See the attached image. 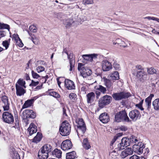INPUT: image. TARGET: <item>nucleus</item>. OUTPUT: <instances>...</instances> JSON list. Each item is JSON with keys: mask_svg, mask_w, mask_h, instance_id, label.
<instances>
[{"mask_svg": "<svg viewBox=\"0 0 159 159\" xmlns=\"http://www.w3.org/2000/svg\"><path fill=\"white\" fill-rule=\"evenodd\" d=\"M145 146L141 142H139L138 144H135L133 146L132 150L138 154H140L143 152V149Z\"/></svg>", "mask_w": 159, "mask_h": 159, "instance_id": "obj_9", "label": "nucleus"}, {"mask_svg": "<svg viewBox=\"0 0 159 159\" xmlns=\"http://www.w3.org/2000/svg\"><path fill=\"white\" fill-rule=\"evenodd\" d=\"M11 154L13 159H20V157L18 152L15 151L14 148L12 149Z\"/></svg>", "mask_w": 159, "mask_h": 159, "instance_id": "obj_35", "label": "nucleus"}, {"mask_svg": "<svg viewBox=\"0 0 159 159\" xmlns=\"http://www.w3.org/2000/svg\"><path fill=\"white\" fill-rule=\"evenodd\" d=\"M133 153V150L131 148H128L123 151L121 153V157L124 158L129 155H130Z\"/></svg>", "mask_w": 159, "mask_h": 159, "instance_id": "obj_24", "label": "nucleus"}, {"mask_svg": "<svg viewBox=\"0 0 159 159\" xmlns=\"http://www.w3.org/2000/svg\"><path fill=\"white\" fill-rule=\"evenodd\" d=\"M49 95L50 96H53L56 98H59L60 97V96L58 93L55 92L51 91L49 92Z\"/></svg>", "mask_w": 159, "mask_h": 159, "instance_id": "obj_44", "label": "nucleus"}, {"mask_svg": "<svg viewBox=\"0 0 159 159\" xmlns=\"http://www.w3.org/2000/svg\"><path fill=\"white\" fill-rule=\"evenodd\" d=\"M129 116L133 121H135L140 118L141 115L139 111L135 109L129 112Z\"/></svg>", "mask_w": 159, "mask_h": 159, "instance_id": "obj_11", "label": "nucleus"}, {"mask_svg": "<svg viewBox=\"0 0 159 159\" xmlns=\"http://www.w3.org/2000/svg\"><path fill=\"white\" fill-rule=\"evenodd\" d=\"M24 119L30 118L33 119L35 117L36 115L32 110H26L24 113Z\"/></svg>", "mask_w": 159, "mask_h": 159, "instance_id": "obj_19", "label": "nucleus"}, {"mask_svg": "<svg viewBox=\"0 0 159 159\" xmlns=\"http://www.w3.org/2000/svg\"><path fill=\"white\" fill-rule=\"evenodd\" d=\"M130 96V94L129 93L123 92L114 93L112 95L114 99L116 100H120L122 99L128 98Z\"/></svg>", "mask_w": 159, "mask_h": 159, "instance_id": "obj_8", "label": "nucleus"}, {"mask_svg": "<svg viewBox=\"0 0 159 159\" xmlns=\"http://www.w3.org/2000/svg\"><path fill=\"white\" fill-rule=\"evenodd\" d=\"M103 80L104 85L106 86L107 90L109 91H111L113 89V82L105 77L103 78Z\"/></svg>", "mask_w": 159, "mask_h": 159, "instance_id": "obj_14", "label": "nucleus"}, {"mask_svg": "<svg viewBox=\"0 0 159 159\" xmlns=\"http://www.w3.org/2000/svg\"><path fill=\"white\" fill-rule=\"evenodd\" d=\"M34 101V99L28 100L26 101L23 105L22 108L25 109L32 106Z\"/></svg>", "mask_w": 159, "mask_h": 159, "instance_id": "obj_30", "label": "nucleus"}, {"mask_svg": "<svg viewBox=\"0 0 159 159\" xmlns=\"http://www.w3.org/2000/svg\"><path fill=\"white\" fill-rule=\"evenodd\" d=\"M57 84L58 86H59V87L61 88L60 84L61 83V82L59 81V78H57Z\"/></svg>", "mask_w": 159, "mask_h": 159, "instance_id": "obj_64", "label": "nucleus"}, {"mask_svg": "<svg viewBox=\"0 0 159 159\" xmlns=\"http://www.w3.org/2000/svg\"><path fill=\"white\" fill-rule=\"evenodd\" d=\"M113 66L116 70H119L120 69V67L119 65L116 62H114V63Z\"/></svg>", "mask_w": 159, "mask_h": 159, "instance_id": "obj_54", "label": "nucleus"}, {"mask_svg": "<svg viewBox=\"0 0 159 159\" xmlns=\"http://www.w3.org/2000/svg\"><path fill=\"white\" fill-rule=\"evenodd\" d=\"M69 97L70 100L74 101L76 99L77 96L75 93H71L69 94Z\"/></svg>", "mask_w": 159, "mask_h": 159, "instance_id": "obj_43", "label": "nucleus"}, {"mask_svg": "<svg viewBox=\"0 0 159 159\" xmlns=\"http://www.w3.org/2000/svg\"><path fill=\"white\" fill-rule=\"evenodd\" d=\"M136 78L141 81L143 82L148 78V75L144 70L137 71L136 75Z\"/></svg>", "mask_w": 159, "mask_h": 159, "instance_id": "obj_12", "label": "nucleus"}, {"mask_svg": "<svg viewBox=\"0 0 159 159\" xmlns=\"http://www.w3.org/2000/svg\"><path fill=\"white\" fill-rule=\"evenodd\" d=\"M72 146V144L71 141L68 139L64 141L62 143L61 145V149L64 151H67L71 148Z\"/></svg>", "mask_w": 159, "mask_h": 159, "instance_id": "obj_13", "label": "nucleus"}, {"mask_svg": "<svg viewBox=\"0 0 159 159\" xmlns=\"http://www.w3.org/2000/svg\"><path fill=\"white\" fill-rule=\"evenodd\" d=\"M59 130L60 134L62 136L68 135L70 134L71 130L70 125L66 121L63 122Z\"/></svg>", "mask_w": 159, "mask_h": 159, "instance_id": "obj_3", "label": "nucleus"}, {"mask_svg": "<svg viewBox=\"0 0 159 159\" xmlns=\"http://www.w3.org/2000/svg\"><path fill=\"white\" fill-rule=\"evenodd\" d=\"M94 89L96 90H97L100 91V92H99L98 91H96L95 92L97 97H98L100 95L101 92L103 94L106 93L107 90V88L101 85H98L95 86L94 87Z\"/></svg>", "mask_w": 159, "mask_h": 159, "instance_id": "obj_16", "label": "nucleus"}, {"mask_svg": "<svg viewBox=\"0 0 159 159\" xmlns=\"http://www.w3.org/2000/svg\"><path fill=\"white\" fill-rule=\"evenodd\" d=\"M32 41L36 45L38 44L39 43V42L38 40H32Z\"/></svg>", "mask_w": 159, "mask_h": 159, "instance_id": "obj_62", "label": "nucleus"}, {"mask_svg": "<svg viewBox=\"0 0 159 159\" xmlns=\"http://www.w3.org/2000/svg\"><path fill=\"white\" fill-rule=\"evenodd\" d=\"M42 138V134L41 133L38 132L37 135L34 137L33 139V142L37 143L40 141Z\"/></svg>", "mask_w": 159, "mask_h": 159, "instance_id": "obj_36", "label": "nucleus"}, {"mask_svg": "<svg viewBox=\"0 0 159 159\" xmlns=\"http://www.w3.org/2000/svg\"><path fill=\"white\" fill-rule=\"evenodd\" d=\"M28 33L30 36V38H31V40H37L38 38L34 34L30 32L29 31L27 30Z\"/></svg>", "mask_w": 159, "mask_h": 159, "instance_id": "obj_45", "label": "nucleus"}, {"mask_svg": "<svg viewBox=\"0 0 159 159\" xmlns=\"http://www.w3.org/2000/svg\"><path fill=\"white\" fill-rule=\"evenodd\" d=\"M16 84H17L18 85L20 86H21L22 87H25V82L22 79H19Z\"/></svg>", "mask_w": 159, "mask_h": 159, "instance_id": "obj_42", "label": "nucleus"}, {"mask_svg": "<svg viewBox=\"0 0 159 159\" xmlns=\"http://www.w3.org/2000/svg\"><path fill=\"white\" fill-rule=\"evenodd\" d=\"M7 29L8 31L9 32L10 29V26L7 24L0 23V29Z\"/></svg>", "mask_w": 159, "mask_h": 159, "instance_id": "obj_39", "label": "nucleus"}, {"mask_svg": "<svg viewBox=\"0 0 159 159\" xmlns=\"http://www.w3.org/2000/svg\"><path fill=\"white\" fill-rule=\"evenodd\" d=\"M36 71L38 73H39L44 71L45 70V68L42 66H39L36 69Z\"/></svg>", "mask_w": 159, "mask_h": 159, "instance_id": "obj_46", "label": "nucleus"}, {"mask_svg": "<svg viewBox=\"0 0 159 159\" xmlns=\"http://www.w3.org/2000/svg\"><path fill=\"white\" fill-rule=\"evenodd\" d=\"M129 159H142V157L136 155H134L130 157Z\"/></svg>", "mask_w": 159, "mask_h": 159, "instance_id": "obj_53", "label": "nucleus"}, {"mask_svg": "<svg viewBox=\"0 0 159 159\" xmlns=\"http://www.w3.org/2000/svg\"><path fill=\"white\" fill-rule=\"evenodd\" d=\"M66 109L64 107L63 108V114L64 116H67V114L66 112Z\"/></svg>", "mask_w": 159, "mask_h": 159, "instance_id": "obj_60", "label": "nucleus"}, {"mask_svg": "<svg viewBox=\"0 0 159 159\" xmlns=\"http://www.w3.org/2000/svg\"><path fill=\"white\" fill-rule=\"evenodd\" d=\"M149 149L148 148H145L143 149V152L144 154L145 155H147L149 152Z\"/></svg>", "mask_w": 159, "mask_h": 159, "instance_id": "obj_57", "label": "nucleus"}, {"mask_svg": "<svg viewBox=\"0 0 159 159\" xmlns=\"http://www.w3.org/2000/svg\"><path fill=\"white\" fill-rule=\"evenodd\" d=\"M74 22L72 18H69L67 19H64L63 20V23L65 25L66 28L70 27L72 24Z\"/></svg>", "mask_w": 159, "mask_h": 159, "instance_id": "obj_27", "label": "nucleus"}, {"mask_svg": "<svg viewBox=\"0 0 159 159\" xmlns=\"http://www.w3.org/2000/svg\"><path fill=\"white\" fill-rule=\"evenodd\" d=\"M10 37L12 38V40H21L19 38L18 34L16 33L13 34L12 35V37L10 35Z\"/></svg>", "mask_w": 159, "mask_h": 159, "instance_id": "obj_48", "label": "nucleus"}, {"mask_svg": "<svg viewBox=\"0 0 159 159\" xmlns=\"http://www.w3.org/2000/svg\"><path fill=\"white\" fill-rule=\"evenodd\" d=\"M99 119L103 123L108 122L110 120L109 116L107 113L105 112L102 113L100 115Z\"/></svg>", "mask_w": 159, "mask_h": 159, "instance_id": "obj_22", "label": "nucleus"}, {"mask_svg": "<svg viewBox=\"0 0 159 159\" xmlns=\"http://www.w3.org/2000/svg\"><path fill=\"white\" fill-rule=\"evenodd\" d=\"M83 146L86 149H88L90 148V145L87 138L84 139L83 140Z\"/></svg>", "mask_w": 159, "mask_h": 159, "instance_id": "obj_34", "label": "nucleus"}, {"mask_svg": "<svg viewBox=\"0 0 159 159\" xmlns=\"http://www.w3.org/2000/svg\"><path fill=\"white\" fill-rule=\"evenodd\" d=\"M16 94L17 96H21L23 95L25 93V91L23 88L18 85L17 84H16Z\"/></svg>", "mask_w": 159, "mask_h": 159, "instance_id": "obj_25", "label": "nucleus"}, {"mask_svg": "<svg viewBox=\"0 0 159 159\" xmlns=\"http://www.w3.org/2000/svg\"><path fill=\"white\" fill-rule=\"evenodd\" d=\"M92 1L90 0H85V3L87 4H90L92 3Z\"/></svg>", "mask_w": 159, "mask_h": 159, "instance_id": "obj_61", "label": "nucleus"}, {"mask_svg": "<svg viewBox=\"0 0 159 159\" xmlns=\"http://www.w3.org/2000/svg\"><path fill=\"white\" fill-rule=\"evenodd\" d=\"M152 105L154 109L156 110H159V98L155 100L152 102Z\"/></svg>", "mask_w": 159, "mask_h": 159, "instance_id": "obj_37", "label": "nucleus"}, {"mask_svg": "<svg viewBox=\"0 0 159 159\" xmlns=\"http://www.w3.org/2000/svg\"><path fill=\"white\" fill-rule=\"evenodd\" d=\"M62 55L64 58H65V57H67L68 59H69L70 64V71H72L73 69H74V65L73 64V60L72 59L73 57V54L72 53H70L69 55L67 52V51L66 49H64L62 52Z\"/></svg>", "mask_w": 159, "mask_h": 159, "instance_id": "obj_10", "label": "nucleus"}, {"mask_svg": "<svg viewBox=\"0 0 159 159\" xmlns=\"http://www.w3.org/2000/svg\"><path fill=\"white\" fill-rule=\"evenodd\" d=\"M126 140V138H123L121 140V142L118 144L117 148H116V149L118 150H121L125 148L127 146H129L128 143Z\"/></svg>", "mask_w": 159, "mask_h": 159, "instance_id": "obj_17", "label": "nucleus"}, {"mask_svg": "<svg viewBox=\"0 0 159 159\" xmlns=\"http://www.w3.org/2000/svg\"><path fill=\"white\" fill-rule=\"evenodd\" d=\"M98 54H85L82 55V57L84 59L87 61H92L93 59L97 58Z\"/></svg>", "mask_w": 159, "mask_h": 159, "instance_id": "obj_23", "label": "nucleus"}, {"mask_svg": "<svg viewBox=\"0 0 159 159\" xmlns=\"http://www.w3.org/2000/svg\"><path fill=\"white\" fill-rule=\"evenodd\" d=\"M135 106L142 111L144 109L142 107V103H139L138 104H136Z\"/></svg>", "mask_w": 159, "mask_h": 159, "instance_id": "obj_55", "label": "nucleus"}, {"mask_svg": "<svg viewBox=\"0 0 159 159\" xmlns=\"http://www.w3.org/2000/svg\"><path fill=\"white\" fill-rule=\"evenodd\" d=\"M153 94H151L150 95L145 99V102L146 106H147V108L150 109L151 107V100L152 98L154 97Z\"/></svg>", "mask_w": 159, "mask_h": 159, "instance_id": "obj_28", "label": "nucleus"}, {"mask_svg": "<svg viewBox=\"0 0 159 159\" xmlns=\"http://www.w3.org/2000/svg\"><path fill=\"white\" fill-rule=\"evenodd\" d=\"M109 77L113 80H118L120 78L119 74L117 71H114L111 74L109 75Z\"/></svg>", "mask_w": 159, "mask_h": 159, "instance_id": "obj_31", "label": "nucleus"}, {"mask_svg": "<svg viewBox=\"0 0 159 159\" xmlns=\"http://www.w3.org/2000/svg\"><path fill=\"white\" fill-rule=\"evenodd\" d=\"M31 74L34 78L38 79L40 77V75L33 70L31 71Z\"/></svg>", "mask_w": 159, "mask_h": 159, "instance_id": "obj_50", "label": "nucleus"}, {"mask_svg": "<svg viewBox=\"0 0 159 159\" xmlns=\"http://www.w3.org/2000/svg\"><path fill=\"white\" fill-rule=\"evenodd\" d=\"M8 40H5L2 43L3 46L5 48V49H7L8 47L9 43Z\"/></svg>", "mask_w": 159, "mask_h": 159, "instance_id": "obj_49", "label": "nucleus"}, {"mask_svg": "<svg viewBox=\"0 0 159 159\" xmlns=\"http://www.w3.org/2000/svg\"><path fill=\"white\" fill-rule=\"evenodd\" d=\"M65 86L68 90L74 89L75 88V84L73 81L68 79L65 81Z\"/></svg>", "mask_w": 159, "mask_h": 159, "instance_id": "obj_20", "label": "nucleus"}, {"mask_svg": "<svg viewBox=\"0 0 159 159\" xmlns=\"http://www.w3.org/2000/svg\"><path fill=\"white\" fill-rule=\"evenodd\" d=\"M52 146L49 144L44 145L38 153V156H41L43 159H46L48 156V153L52 151Z\"/></svg>", "mask_w": 159, "mask_h": 159, "instance_id": "obj_4", "label": "nucleus"}, {"mask_svg": "<svg viewBox=\"0 0 159 159\" xmlns=\"http://www.w3.org/2000/svg\"><path fill=\"white\" fill-rule=\"evenodd\" d=\"M2 119L4 122L8 124H11L14 121L13 115L8 111L3 113L2 115Z\"/></svg>", "mask_w": 159, "mask_h": 159, "instance_id": "obj_7", "label": "nucleus"}, {"mask_svg": "<svg viewBox=\"0 0 159 159\" xmlns=\"http://www.w3.org/2000/svg\"><path fill=\"white\" fill-rule=\"evenodd\" d=\"M6 35H4L3 33H2L0 31V39H1L2 37H4Z\"/></svg>", "mask_w": 159, "mask_h": 159, "instance_id": "obj_63", "label": "nucleus"}, {"mask_svg": "<svg viewBox=\"0 0 159 159\" xmlns=\"http://www.w3.org/2000/svg\"><path fill=\"white\" fill-rule=\"evenodd\" d=\"M76 122L77 124V129L76 132L78 135L82 136L86 131L85 124L83 119L81 118H77L76 120Z\"/></svg>", "mask_w": 159, "mask_h": 159, "instance_id": "obj_1", "label": "nucleus"}, {"mask_svg": "<svg viewBox=\"0 0 159 159\" xmlns=\"http://www.w3.org/2000/svg\"><path fill=\"white\" fill-rule=\"evenodd\" d=\"M115 120L117 122L121 121L130 122L131 121V120L129 119L125 111H122L116 113L115 115Z\"/></svg>", "mask_w": 159, "mask_h": 159, "instance_id": "obj_2", "label": "nucleus"}, {"mask_svg": "<svg viewBox=\"0 0 159 159\" xmlns=\"http://www.w3.org/2000/svg\"><path fill=\"white\" fill-rule=\"evenodd\" d=\"M16 45L20 47H22L24 44L22 42V40H16Z\"/></svg>", "mask_w": 159, "mask_h": 159, "instance_id": "obj_52", "label": "nucleus"}, {"mask_svg": "<svg viewBox=\"0 0 159 159\" xmlns=\"http://www.w3.org/2000/svg\"><path fill=\"white\" fill-rule=\"evenodd\" d=\"M117 155V153L116 152V151L113 150L112 152H110L109 156L110 158L113 159H116L117 158L116 156Z\"/></svg>", "mask_w": 159, "mask_h": 159, "instance_id": "obj_40", "label": "nucleus"}, {"mask_svg": "<svg viewBox=\"0 0 159 159\" xmlns=\"http://www.w3.org/2000/svg\"><path fill=\"white\" fill-rule=\"evenodd\" d=\"M78 70L80 71L81 75L84 78L89 76L92 74V71L87 67L84 66V65L81 63H79L77 67Z\"/></svg>", "mask_w": 159, "mask_h": 159, "instance_id": "obj_5", "label": "nucleus"}, {"mask_svg": "<svg viewBox=\"0 0 159 159\" xmlns=\"http://www.w3.org/2000/svg\"><path fill=\"white\" fill-rule=\"evenodd\" d=\"M102 66L103 71H107L112 68L111 63L106 60H104L102 61Z\"/></svg>", "mask_w": 159, "mask_h": 159, "instance_id": "obj_18", "label": "nucleus"}, {"mask_svg": "<svg viewBox=\"0 0 159 159\" xmlns=\"http://www.w3.org/2000/svg\"><path fill=\"white\" fill-rule=\"evenodd\" d=\"M147 71L148 73L150 75L156 74L157 72L156 70L153 67L149 68H147Z\"/></svg>", "mask_w": 159, "mask_h": 159, "instance_id": "obj_38", "label": "nucleus"}, {"mask_svg": "<svg viewBox=\"0 0 159 159\" xmlns=\"http://www.w3.org/2000/svg\"><path fill=\"white\" fill-rule=\"evenodd\" d=\"M126 141L128 142L129 146L131 144L139 142V140L137 139V138L133 136H131L128 138H126Z\"/></svg>", "mask_w": 159, "mask_h": 159, "instance_id": "obj_29", "label": "nucleus"}, {"mask_svg": "<svg viewBox=\"0 0 159 159\" xmlns=\"http://www.w3.org/2000/svg\"><path fill=\"white\" fill-rule=\"evenodd\" d=\"M125 43L123 41H121V43H119V45L120 46H122L124 47H125L127 46V45H125Z\"/></svg>", "mask_w": 159, "mask_h": 159, "instance_id": "obj_59", "label": "nucleus"}, {"mask_svg": "<svg viewBox=\"0 0 159 159\" xmlns=\"http://www.w3.org/2000/svg\"><path fill=\"white\" fill-rule=\"evenodd\" d=\"M122 135L123 133H120L116 134L111 141V143L113 144L116 140L119 137L122 136Z\"/></svg>", "mask_w": 159, "mask_h": 159, "instance_id": "obj_41", "label": "nucleus"}, {"mask_svg": "<svg viewBox=\"0 0 159 159\" xmlns=\"http://www.w3.org/2000/svg\"><path fill=\"white\" fill-rule=\"evenodd\" d=\"M2 105L4 110L8 111L9 109V103L8 102V97L6 96H3L2 97Z\"/></svg>", "mask_w": 159, "mask_h": 159, "instance_id": "obj_15", "label": "nucleus"}, {"mask_svg": "<svg viewBox=\"0 0 159 159\" xmlns=\"http://www.w3.org/2000/svg\"><path fill=\"white\" fill-rule=\"evenodd\" d=\"M77 158L76 153L74 151L66 153V159H74Z\"/></svg>", "mask_w": 159, "mask_h": 159, "instance_id": "obj_32", "label": "nucleus"}, {"mask_svg": "<svg viewBox=\"0 0 159 159\" xmlns=\"http://www.w3.org/2000/svg\"><path fill=\"white\" fill-rule=\"evenodd\" d=\"M120 129L122 131H125L127 130V128L125 126H123L120 127Z\"/></svg>", "mask_w": 159, "mask_h": 159, "instance_id": "obj_58", "label": "nucleus"}, {"mask_svg": "<svg viewBox=\"0 0 159 159\" xmlns=\"http://www.w3.org/2000/svg\"><path fill=\"white\" fill-rule=\"evenodd\" d=\"M136 68L137 70V71H141L142 70H144V68L140 65H138L136 66Z\"/></svg>", "mask_w": 159, "mask_h": 159, "instance_id": "obj_51", "label": "nucleus"}, {"mask_svg": "<svg viewBox=\"0 0 159 159\" xmlns=\"http://www.w3.org/2000/svg\"><path fill=\"white\" fill-rule=\"evenodd\" d=\"M86 97L87 103L91 105L95 99V93L93 92L89 93L86 95Z\"/></svg>", "mask_w": 159, "mask_h": 159, "instance_id": "obj_21", "label": "nucleus"}, {"mask_svg": "<svg viewBox=\"0 0 159 159\" xmlns=\"http://www.w3.org/2000/svg\"><path fill=\"white\" fill-rule=\"evenodd\" d=\"M29 29L31 32H37V27L34 25H31L29 27Z\"/></svg>", "mask_w": 159, "mask_h": 159, "instance_id": "obj_47", "label": "nucleus"}, {"mask_svg": "<svg viewBox=\"0 0 159 159\" xmlns=\"http://www.w3.org/2000/svg\"><path fill=\"white\" fill-rule=\"evenodd\" d=\"M39 84V82H38V81L35 82L34 81H33V80H32V81H31V83L30 84V86H36L38 84Z\"/></svg>", "mask_w": 159, "mask_h": 159, "instance_id": "obj_56", "label": "nucleus"}, {"mask_svg": "<svg viewBox=\"0 0 159 159\" xmlns=\"http://www.w3.org/2000/svg\"><path fill=\"white\" fill-rule=\"evenodd\" d=\"M52 153L53 155H54L56 157L59 158L61 157L62 152L60 150L56 149L52 152Z\"/></svg>", "mask_w": 159, "mask_h": 159, "instance_id": "obj_33", "label": "nucleus"}, {"mask_svg": "<svg viewBox=\"0 0 159 159\" xmlns=\"http://www.w3.org/2000/svg\"><path fill=\"white\" fill-rule=\"evenodd\" d=\"M112 98L111 96L106 95L101 98L98 101L99 106L102 108L105 106L109 104Z\"/></svg>", "mask_w": 159, "mask_h": 159, "instance_id": "obj_6", "label": "nucleus"}, {"mask_svg": "<svg viewBox=\"0 0 159 159\" xmlns=\"http://www.w3.org/2000/svg\"><path fill=\"white\" fill-rule=\"evenodd\" d=\"M28 131L29 132L30 135H31L37 132V127L34 123H31L28 129Z\"/></svg>", "mask_w": 159, "mask_h": 159, "instance_id": "obj_26", "label": "nucleus"}]
</instances>
